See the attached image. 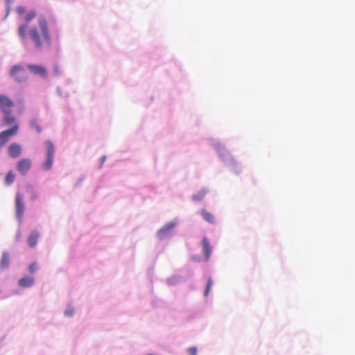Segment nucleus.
Returning a JSON list of instances; mask_svg holds the SVG:
<instances>
[{"instance_id":"cd10ccee","label":"nucleus","mask_w":355,"mask_h":355,"mask_svg":"<svg viewBox=\"0 0 355 355\" xmlns=\"http://www.w3.org/2000/svg\"><path fill=\"white\" fill-rule=\"evenodd\" d=\"M102 159H103V161H105V156H104V157H102Z\"/></svg>"},{"instance_id":"6e6552de","label":"nucleus","mask_w":355,"mask_h":355,"mask_svg":"<svg viewBox=\"0 0 355 355\" xmlns=\"http://www.w3.org/2000/svg\"><path fill=\"white\" fill-rule=\"evenodd\" d=\"M27 68L35 75H38L43 78H46L47 77L46 69L42 65L28 64Z\"/></svg>"},{"instance_id":"2eb2a0df","label":"nucleus","mask_w":355,"mask_h":355,"mask_svg":"<svg viewBox=\"0 0 355 355\" xmlns=\"http://www.w3.org/2000/svg\"><path fill=\"white\" fill-rule=\"evenodd\" d=\"M3 122L6 125H11L15 123V118L12 115V110L8 111V113H3Z\"/></svg>"},{"instance_id":"423d86ee","label":"nucleus","mask_w":355,"mask_h":355,"mask_svg":"<svg viewBox=\"0 0 355 355\" xmlns=\"http://www.w3.org/2000/svg\"><path fill=\"white\" fill-rule=\"evenodd\" d=\"M14 107V102L6 95L0 94V111L8 113Z\"/></svg>"},{"instance_id":"9b49d317","label":"nucleus","mask_w":355,"mask_h":355,"mask_svg":"<svg viewBox=\"0 0 355 355\" xmlns=\"http://www.w3.org/2000/svg\"><path fill=\"white\" fill-rule=\"evenodd\" d=\"M202 250L206 261H208L211 254V247L207 238L204 237L202 239Z\"/></svg>"},{"instance_id":"f03ea898","label":"nucleus","mask_w":355,"mask_h":355,"mask_svg":"<svg viewBox=\"0 0 355 355\" xmlns=\"http://www.w3.org/2000/svg\"><path fill=\"white\" fill-rule=\"evenodd\" d=\"M10 76L17 83H23L28 80L25 69L20 65H14L10 71Z\"/></svg>"},{"instance_id":"4be33fe9","label":"nucleus","mask_w":355,"mask_h":355,"mask_svg":"<svg viewBox=\"0 0 355 355\" xmlns=\"http://www.w3.org/2000/svg\"><path fill=\"white\" fill-rule=\"evenodd\" d=\"M188 352L189 355H196L197 354V348L196 347H191L188 349Z\"/></svg>"},{"instance_id":"b1692460","label":"nucleus","mask_w":355,"mask_h":355,"mask_svg":"<svg viewBox=\"0 0 355 355\" xmlns=\"http://www.w3.org/2000/svg\"><path fill=\"white\" fill-rule=\"evenodd\" d=\"M73 313V310L72 309H69L65 311V315L67 316H71Z\"/></svg>"},{"instance_id":"ddd939ff","label":"nucleus","mask_w":355,"mask_h":355,"mask_svg":"<svg viewBox=\"0 0 355 355\" xmlns=\"http://www.w3.org/2000/svg\"><path fill=\"white\" fill-rule=\"evenodd\" d=\"M39 236L40 234L37 230L31 232L27 240L29 247L33 248L36 245Z\"/></svg>"},{"instance_id":"6ab92c4d","label":"nucleus","mask_w":355,"mask_h":355,"mask_svg":"<svg viewBox=\"0 0 355 355\" xmlns=\"http://www.w3.org/2000/svg\"><path fill=\"white\" fill-rule=\"evenodd\" d=\"M212 285H213L212 279L211 278H209L207 280V286H206L205 293H204V295L205 296H207L209 295V293L210 291V289H211Z\"/></svg>"},{"instance_id":"39448f33","label":"nucleus","mask_w":355,"mask_h":355,"mask_svg":"<svg viewBox=\"0 0 355 355\" xmlns=\"http://www.w3.org/2000/svg\"><path fill=\"white\" fill-rule=\"evenodd\" d=\"M15 205L16 218L19 221H21L25 210V205L24 202V197L19 193H17L15 195Z\"/></svg>"},{"instance_id":"9d476101","label":"nucleus","mask_w":355,"mask_h":355,"mask_svg":"<svg viewBox=\"0 0 355 355\" xmlns=\"http://www.w3.org/2000/svg\"><path fill=\"white\" fill-rule=\"evenodd\" d=\"M8 155L12 158L19 157L21 153V148L19 144L13 143L8 149Z\"/></svg>"},{"instance_id":"f257e3e1","label":"nucleus","mask_w":355,"mask_h":355,"mask_svg":"<svg viewBox=\"0 0 355 355\" xmlns=\"http://www.w3.org/2000/svg\"><path fill=\"white\" fill-rule=\"evenodd\" d=\"M28 35L37 49H43L49 47L51 45V40L48 23L43 17L38 19L37 26H33L28 30Z\"/></svg>"},{"instance_id":"a878e982","label":"nucleus","mask_w":355,"mask_h":355,"mask_svg":"<svg viewBox=\"0 0 355 355\" xmlns=\"http://www.w3.org/2000/svg\"><path fill=\"white\" fill-rule=\"evenodd\" d=\"M6 1L7 3H8V5H9V4L11 3V1H12V0H6Z\"/></svg>"},{"instance_id":"aec40b11","label":"nucleus","mask_w":355,"mask_h":355,"mask_svg":"<svg viewBox=\"0 0 355 355\" xmlns=\"http://www.w3.org/2000/svg\"><path fill=\"white\" fill-rule=\"evenodd\" d=\"M31 125L32 128H35L38 132H40L42 131V128L37 120H32L31 122Z\"/></svg>"},{"instance_id":"f3484780","label":"nucleus","mask_w":355,"mask_h":355,"mask_svg":"<svg viewBox=\"0 0 355 355\" xmlns=\"http://www.w3.org/2000/svg\"><path fill=\"white\" fill-rule=\"evenodd\" d=\"M208 193L206 189H201L198 193L193 196L192 198L195 201H200L203 199L205 195Z\"/></svg>"},{"instance_id":"5701e85b","label":"nucleus","mask_w":355,"mask_h":355,"mask_svg":"<svg viewBox=\"0 0 355 355\" xmlns=\"http://www.w3.org/2000/svg\"><path fill=\"white\" fill-rule=\"evenodd\" d=\"M17 12L19 15H21L25 13L26 9L23 6H19L17 8Z\"/></svg>"},{"instance_id":"1a4fd4ad","label":"nucleus","mask_w":355,"mask_h":355,"mask_svg":"<svg viewBox=\"0 0 355 355\" xmlns=\"http://www.w3.org/2000/svg\"><path fill=\"white\" fill-rule=\"evenodd\" d=\"M176 224L175 223H169L166 224L162 229H160L157 235L159 239H164L168 235L170 234L171 230L175 227Z\"/></svg>"},{"instance_id":"bb28decb","label":"nucleus","mask_w":355,"mask_h":355,"mask_svg":"<svg viewBox=\"0 0 355 355\" xmlns=\"http://www.w3.org/2000/svg\"><path fill=\"white\" fill-rule=\"evenodd\" d=\"M10 12V8L9 7L8 8V10H7V14H6V16L8 15V12Z\"/></svg>"},{"instance_id":"20e7f679","label":"nucleus","mask_w":355,"mask_h":355,"mask_svg":"<svg viewBox=\"0 0 355 355\" xmlns=\"http://www.w3.org/2000/svg\"><path fill=\"white\" fill-rule=\"evenodd\" d=\"M35 17L36 12L34 10L30 11L25 17V21L26 23L25 24H21L18 28V34L24 42H26L27 40L26 30L28 28V23L33 19Z\"/></svg>"},{"instance_id":"7ed1b4c3","label":"nucleus","mask_w":355,"mask_h":355,"mask_svg":"<svg viewBox=\"0 0 355 355\" xmlns=\"http://www.w3.org/2000/svg\"><path fill=\"white\" fill-rule=\"evenodd\" d=\"M46 146L47 150L46 159L42 164V169L45 171H49L52 168L53 157L55 153V147L52 141H46Z\"/></svg>"},{"instance_id":"dca6fc26","label":"nucleus","mask_w":355,"mask_h":355,"mask_svg":"<svg viewBox=\"0 0 355 355\" xmlns=\"http://www.w3.org/2000/svg\"><path fill=\"white\" fill-rule=\"evenodd\" d=\"M10 263V256L7 252H4L2 254L1 261V268L2 269L6 268L9 266Z\"/></svg>"},{"instance_id":"412c9836","label":"nucleus","mask_w":355,"mask_h":355,"mask_svg":"<svg viewBox=\"0 0 355 355\" xmlns=\"http://www.w3.org/2000/svg\"><path fill=\"white\" fill-rule=\"evenodd\" d=\"M37 270V264L35 263H32L30 266H29V272L31 273H34Z\"/></svg>"},{"instance_id":"0eeeda50","label":"nucleus","mask_w":355,"mask_h":355,"mask_svg":"<svg viewBox=\"0 0 355 355\" xmlns=\"http://www.w3.org/2000/svg\"><path fill=\"white\" fill-rule=\"evenodd\" d=\"M32 165L31 160L28 158H24L20 159L17 164V168L18 171L22 175H25L30 170Z\"/></svg>"},{"instance_id":"393cba45","label":"nucleus","mask_w":355,"mask_h":355,"mask_svg":"<svg viewBox=\"0 0 355 355\" xmlns=\"http://www.w3.org/2000/svg\"><path fill=\"white\" fill-rule=\"evenodd\" d=\"M37 198V196L36 194H33L31 198L32 200H35Z\"/></svg>"},{"instance_id":"f8f14e48","label":"nucleus","mask_w":355,"mask_h":355,"mask_svg":"<svg viewBox=\"0 0 355 355\" xmlns=\"http://www.w3.org/2000/svg\"><path fill=\"white\" fill-rule=\"evenodd\" d=\"M35 279L33 277L25 276L19 280V285L21 287H31L33 285Z\"/></svg>"},{"instance_id":"c85d7f7f","label":"nucleus","mask_w":355,"mask_h":355,"mask_svg":"<svg viewBox=\"0 0 355 355\" xmlns=\"http://www.w3.org/2000/svg\"><path fill=\"white\" fill-rule=\"evenodd\" d=\"M55 71L57 72V71H58V68H57V67H55Z\"/></svg>"},{"instance_id":"4468645a","label":"nucleus","mask_w":355,"mask_h":355,"mask_svg":"<svg viewBox=\"0 0 355 355\" xmlns=\"http://www.w3.org/2000/svg\"><path fill=\"white\" fill-rule=\"evenodd\" d=\"M201 216L203 219L209 223L213 224L215 223V218L214 215L206 209H204L201 210Z\"/></svg>"},{"instance_id":"a211bd4d","label":"nucleus","mask_w":355,"mask_h":355,"mask_svg":"<svg viewBox=\"0 0 355 355\" xmlns=\"http://www.w3.org/2000/svg\"><path fill=\"white\" fill-rule=\"evenodd\" d=\"M15 179V175L12 171H10L5 177V184L8 186L12 184Z\"/></svg>"}]
</instances>
